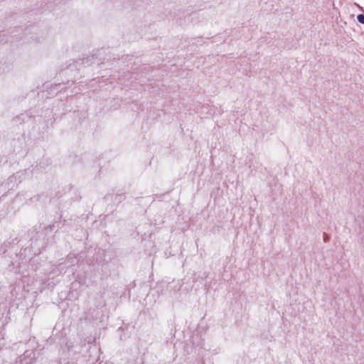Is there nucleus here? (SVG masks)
I'll use <instances>...</instances> for the list:
<instances>
[{
	"mask_svg": "<svg viewBox=\"0 0 364 364\" xmlns=\"http://www.w3.org/2000/svg\"><path fill=\"white\" fill-rule=\"evenodd\" d=\"M357 19H358V22H360V23L364 24V15L363 14L358 15Z\"/></svg>",
	"mask_w": 364,
	"mask_h": 364,
	"instance_id": "obj_1",
	"label": "nucleus"
}]
</instances>
